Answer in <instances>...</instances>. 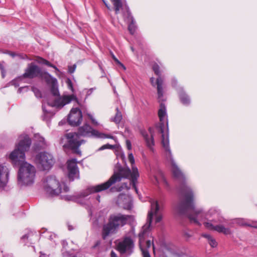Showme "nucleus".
<instances>
[{"label": "nucleus", "instance_id": "1", "mask_svg": "<svg viewBox=\"0 0 257 257\" xmlns=\"http://www.w3.org/2000/svg\"><path fill=\"white\" fill-rule=\"evenodd\" d=\"M182 176L174 177L180 183V192L181 198L177 206V210L181 214H186L190 220L197 225H200V221L204 219H209L212 217H217V219H212L211 221L213 223H222L225 222V219L219 216V210L215 208L210 209L207 213L204 214L201 210L196 209L194 203V195L192 190L185 182V177L182 173Z\"/></svg>", "mask_w": 257, "mask_h": 257}, {"label": "nucleus", "instance_id": "2", "mask_svg": "<svg viewBox=\"0 0 257 257\" xmlns=\"http://www.w3.org/2000/svg\"><path fill=\"white\" fill-rule=\"evenodd\" d=\"M31 145V140L27 135H21L15 149L10 155V159L16 166L19 167L18 180L25 185H31L34 182L36 170L35 167L25 162V152Z\"/></svg>", "mask_w": 257, "mask_h": 257}, {"label": "nucleus", "instance_id": "3", "mask_svg": "<svg viewBox=\"0 0 257 257\" xmlns=\"http://www.w3.org/2000/svg\"><path fill=\"white\" fill-rule=\"evenodd\" d=\"M139 177V173L136 167L132 166V171L128 168H121L119 169L118 172L114 173L106 182L89 187L81 192L80 197H85L91 193L106 190L115 183L120 182L122 178H130L133 187L137 193L138 189L136 187V183Z\"/></svg>", "mask_w": 257, "mask_h": 257}, {"label": "nucleus", "instance_id": "4", "mask_svg": "<svg viewBox=\"0 0 257 257\" xmlns=\"http://www.w3.org/2000/svg\"><path fill=\"white\" fill-rule=\"evenodd\" d=\"M80 136H93L101 139H112L113 138L111 135L99 133L97 131L93 129L87 123L84 124L78 128L77 133L71 132L65 135L67 139V144H65L64 147L71 150L73 153L79 156L81 155V152L79 150V147L81 145L85 143V141L81 139Z\"/></svg>", "mask_w": 257, "mask_h": 257}, {"label": "nucleus", "instance_id": "5", "mask_svg": "<svg viewBox=\"0 0 257 257\" xmlns=\"http://www.w3.org/2000/svg\"><path fill=\"white\" fill-rule=\"evenodd\" d=\"M158 116L159 117L160 123L157 127L158 133L161 134L162 144L166 151V156L168 159H169L172 165V172L173 176L175 177L182 176V172L178 168L172 156L171 150L169 148V139L168 136H165L164 134L165 123H167L166 109L165 104L163 102L160 103V109L158 111Z\"/></svg>", "mask_w": 257, "mask_h": 257}, {"label": "nucleus", "instance_id": "6", "mask_svg": "<svg viewBox=\"0 0 257 257\" xmlns=\"http://www.w3.org/2000/svg\"><path fill=\"white\" fill-rule=\"evenodd\" d=\"M151 209L149 211L147 223L142 227L141 231L139 234L140 239V247L142 252L143 257H151V255L147 249L142 247L141 245L142 240L143 239L145 235L150 230L151 224L152 222L153 217L155 216V223H157L160 222L162 219V215L160 212L161 208L159 205L158 201L155 200H151Z\"/></svg>", "mask_w": 257, "mask_h": 257}, {"label": "nucleus", "instance_id": "7", "mask_svg": "<svg viewBox=\"0 0 257 257\" xmlns=\"http://www.w3.org/2000/svg\"><path fill=\"white\" fill-rule=\"evenodd\" d=\"M130 217L129 215L120 213L110 215L108 223L103 227V238L105 239L109 234L115 233L120 226H122L126 223Z\"/></svg>", "mask_w": 257, "mask_h": 257}, {"label": "nucleus", "instance_id": "8", "mask_svg": "<svg viewBox=\"0 0 257 257\" xmlns=\"http://www.w3.org/2000/svg\"><path fill=\"white\" fill-rule=\"evenodd\" d=\"M43 187L46 193L52 196L58 195L62 192L60 183L54 176L47 177L44 182Z\"/></svg>", "mask_w": 257, "mask_h": 257}, {"label": "nucleus", "instance_id": "9", "mask_svg": "<svg viewBox=\"0 0 257 257\" xmlns=\"http://www.w3.org/2000/svg\"><path fill=\"white\" fill-rule=\"evenodd\" d=\"M35 162L40 169L47 170L52 167L54 161L51 154L47 152H41L36 155Z\"/></svg>", "mask_w": 257, "mask_h": 257}, {"label": "nucleus", "instance_id": "10", "mask_svg": "<svg viewBox=\"0 0 257 257\" xmlns=\"http://www.w3.org/2000/svg\"><path fill=\"white\" fill-rule=\"evenodd\" d=\"M134 242L133 239L129 237H125L117 245V249L121 254L130 255L133 252Z\"/></svg>", "mask_w": 257, "mask_h": 257}, {"label": "nucleus", "instance_id": "11", "mask_svg": "<svg viewBox=\"0 0 257 257\" xmlns=\"http://www.w3.org/2000/svg\"><path fill=\"white\" fill-rule=\"evenodd\" d=\"M72 100L77 101V98L75 95H66L59 96L54 100L51 101L49 100L48 102V104L49 106L55 107L57 108H61L66 104L69 103Z\"/></svg>", "mask_w": 257, "mask_h": 257}, {"label": "nucleus", "instance_id": "12", "mask_svg": "<svg viewBox=\"0 0 257 257\" xmlns=\"http://www.w3.org/2000/svg\"><path fill=\"white\" fill-rule=\"evenodd\" d=\"M82 119V112L78 108L71 109L68 116V122L73 126H78L81 123Z\"/></svg>", "mask_w": 257, "mask_h": 257}, {"label": "nucleus", "instance_id": "13", "mask_svg": "<svg viewBox=\"0 0 257 257\" xmlns=\"http://www.w3.org/2000/svg\"><path fill=\"white\" fill-rule=\"evenodd\" d=\"M152 68L155 73L157 76H158V77L156 80V84L157 85L158 98L159 101H163V92L162 87L163 84V79L161 77L160 67L157 63H155L153 65Z\"/></svg>", "mask_w": 257, "mask_h": 257}, {"label": "nucleus", "instance_id": "14", "mask_svg": "<svg viewBox=\"0 0 257 257\" xmlns=\"http://www.w3.org/2000/svg\"><path fill=\"white\" fill-rule=\"evenodd\" d=\"M76 159H72L67 162L68 177L70 181H73L75 179L79 178V171Z\"/></svg>", "mask_w": 257, "mask_h": 257}, {"label": "nucleus", "instance_id": "15", "mask_svg": "<svg viewBox=\"0 0 257 257\" xmlns=\"http://www.w3.org/2000/svg\"><path fill=\"white\" fill-rule=\"evenodd\" d=\"M41 69L33 63L29 64L23 74L24 78H33L39 76L40 73Z\"/></svg>", "mask_w": 257, "mask_h": 257}, {"label": "nucleus", "instance_id": "16", "mask_svg": "<svg viewBox=\"0 0 257 257\" xmlns=\"http://www.w3.org/2000/svg\"><path fill=\"white\" fill-rule=\"evenodd\" d=\"M149 134L145 131H142L141 134L146 142L147 146L152 151H154L155 142L154 140V131L151 127L149 128Z\"/></svg>", "mask_w": 257, "mask_h": 257}, {"label": "nucleus", "instance_id": "17", "mask_svg": "<svg viewBox=\"0 0 257 257\" xmlns=\"http://www.w3.org/2000/svg\"><path fill=\"white\" fill-rule=\"evenodd\" d=\"M204 224L205 227L209 230H215L219 233H223L225 235H228L231 233L229 228H226L221 224L214 225L211 222H204Z\"/></svg>", "mask_w": 257, "mask_h": 257}, {"label": "nucleus", "instance_id": "18", "mask_svg": "<svg viewBox=\"0 0 257 257\" xmlns=\"http://www.w3.org/2000/svg\"><path fill=\"white\" fill-rule=\"evenodd\" d=\"M113 4L115 12L116 14H118L120 11L122 12L123 16L125 14L130 16V13L128 8L127 6H123L121 0H110Z\"/></svg>", "mask_w": 257, "mask_h": 257}, {"label": "nucleus", "instance_id": "19", "mask_svg": "<svg viewBox=\"0 0 257 257\" xmlns=\"http://www.w3.org/2000/svg\"><path fill=\"white\" fill-rule=\"evenodd\" d=\"M8 169L4 166L0 167V190H3L8 181Z\"/></svg>", "mask_w": 257, "mask_h": 257}, {"label": "nucleus", "instance_id": "20", "mask_svg": "<svg viewBox=\"0 0 257 257\" xmlns=\"http://www.w3.org/2000/svg\"><path fill=\"white\" fill-rule=\"evenodd\" d=\"M39 76H40L42 79L45 80L48 84H51L56 81V79L52 77L49 73L46 72L40 71Z\"/></svg>", "mask_w": 257, "mask_h": 257}, {"label": "nucleus", "instance_id": "21", "mask_svg": "<svg viewBox=\"0 0 257 257\" xmlns=\"http://www.w3.org/2000/svg\"><path fill=\"white\" fill-rule=\"evenodd\" d=\"M36 61L39 63L41 64H44L49 67H51L52 68H53L55 69V73L56 75H58V73L60 72L59 70L58 69V68L55 66L54 65L51 63L49 61H47L46 59H44L41 57H38Z\"/></svg>", "mask_w": 257, "mask_h": 257}, {"label": "nucleus", "instance_id": "22", "mask_svg": "<svg viewBox=\"0 0 257 257\" xmlns=\"http://www.w3.org/2000/svg\"><path fill=\"white\" fill-rule=\"evenodd\" d=\"M179 97L181 102L184 105H188L190 103L189 96L183 91H182L179 93Z\"/></svg>", "mask_w": 257, "mask_h": 257}, {"label": "nucleus", "instance_id": "23", "mask_svg": "<svg viewBox=\"0 0 257 257\" xmlns=\"http://www.w3.org/2000/svg\"><path fill=\"white\" fill-rule=\"evenodd\" d=\"M116 113L114 117L111 118V120L116 124L119 123L122 118L121 112L119 111L118 107L115 109Z\"/></svg>", "mask_w": 257, "mask_h": 257}, {"label": "nucleus", "instance_id": "24", "mask_svg": "<svg viewBox=\"0 0 257 257\" xmlns=\"http://www.w3.org/2000/svg\"><path fill=\"white\" fill-rule=\"evenodd\" d=\"M35 138L39 142L38 145L40 146V149L45 148L47 146V144L44 138L37 134L35 136Z\"/></svg>", "mask_w": 257, "mask_h": 257}, {"label": "nucleus", "instance_id": "25", "mask_svg": "<svg viewBox=\"0 0 257 257\" xmlns=\"http://www.w3.org/2000/svg\"><path fill=\"white\" fill-rule=\"evenodd\" d=\"M51 92L54 96H59V92L57 85V80L56 81L51 83Z\"/></svg>", "mask_w": 257, "mask_h": 257}, {"label": "nucleus", "instance_id": "26", "mask_svg": "<svg viewBox=\"0 0 257 257\" xmlns=\"http://www.w3.org/2000/svg\"><path fill=\"white\" fill-rule=\"evenodd\" d=\"M154 178L157 183H159L160 181H163L166 185H168L167 182L161 171H159L158 176L155 175Z\"/></svg>", "mask_w": 257, "mask_h": 257}, {"label": "nucleus", "instance_id": "27", "mask_svg": "<svg viewBox=\"0 0 257 257\" xmlns=\"http://www.w3.org/2000/svg\"><path fill=\"white\" fill-rule=\"evenodd\" d=\"M131 23L129 24L128 26V29L130 33L133 35L135 33L136 30V26L135 25V21L132 17L131 18Z\"/></svg>", "mask_w": 257, "mask_h": 257}, {"label": "nucleus", "instance_id": "28", "mask_svg": "<svg viewBox=\"0 0 257 257\" xmlns=\"http://www.w3.org/2000/svg\"><path fill=\"white\" fill-rule=\"evenodd\" d=\"M8 54L13 58H14L16 56H18L20 59H25V58L26 57V55H25L17 54L15 52L11 51L8 52Z\"/></svg>", "mask_w": 257, "mask_h": 257}, {"label": "nucleus", "instance_id": "29", "mask_svg": "<svg viewBox=\"0 0 257 257\" xmlns=\"http://www.w3.org/2000/svg\"><path fill=\"white\" fill-rule=\"evenodd\" d=\"M32 235V232H29L28 233L24 235L21 237V240L25 244H26L27 243H28V241H26V240H28L29 237H30Z\"/></svg>", "mask_w": 257, "mask_h": 257}, {"label": "nucleus", "instance_id": "30", "mask_svg": "<svg viewBox=\"0 0 257 257\" xmlns=\"http://www.w3.org/2000/svg\"><path fill=\"white\" fill-rule=\"evenodd\" d=\"M66 82L68 88L70 89L72 92H74V88L73 87V84L71 80L69 78H67Z\"/></svg>", "mask_w": 257, "mask_h": 257}, {"label": "nucleus", "instance_id": "31", "mask_svg": "<svg viewBox=\"0 0 257 257\" xmlns=\"http://www.w3.org/2000/svg\"><path fill=\"white\" fill-rule=\"evenodd\" d=\"M114 148V146L113 145H111L109 144H106L104 145H103L101 146L99 149V150H103L106 149H112Z\"/></svg>", "mask_w": 257, "mask_h": 257}, {"label": "nucleus", "instance_id": "32", "mask_svg": "<svg viewBox=\"0 0 257 257\" xmlns=\"http://www.w3.org/2000/svg\"><path fill=\"white\" fill-rule=\"evenodd\" d=\"M208 243L211 247H215L217 246V243L213 238H211L208 240Z\"/></svg>", "mask_w": 257, "mask_h": 257}, {"label": "nucleus", "instance_id": "33", "mask_svg": "<svg viewBox=\"0 0 257 257\" xmlns=\"http://www.w3.org/2000/svg\"><path fill=\"white\" fill-rule=\"evenodd\" d=\"M128 159L132 166H134V165L135 164V159L132 153L128 154Z\"/></svg>", "mask_w": 257, "mask_h": 257}, {"label": "nucleus", "instance_id": "34", "mask_svg": "<svg viewBox=\"0 0 257 257\" xmlns=\"http://www.w3.org/2000/svg\"><path fill=\"white\" fill-rule=\"evenodd\" d=\"M0 71L1 72L2 78H4L6 76V70L5 69L4 66L1 64H0Z\"/></svg>", "mask_w": 257, "mask_h": 257}, {"label": "nucleus", "instance_id": "35", "mask_svg": "<svg viewBox=\"0 0 257 257\" xmlns=\"http://www.w3.org/2000/svg\"><path fill=\"white\" fill-rule=\"evenodd\" d=\"M123 188H126V189H128L130 188L127 187V184L123 183L121 187H119L118 188H117L116 190L117 191H120Z\"/></svg>", "mask_w": 257, "mask_h": 257}, {"label": "nucleus", "instance_id": "36", "mask_svg": "<svg viewBox=\"0 0 257 257\" xmlns=\"http://www.w3.org/2000/svg\"><path fill=\"white\" fill-rule=\"evenodd\" d=\"M88 116H89V118L91 119L92 123H93L95 125L98 124L97 122L93 118V116L91 114H88Z\"/></svg>", "mask_w": 257, "mask_h": 257}, {"label": "nucleus", "instance_id": "37", "mask_svg": "<svg viewBox=\"0 0 257 257\" xmlns=\"http://www.w3.org/2000/svg\"><path fill=\"white\" fill-rule=\"evenodd\" d=\"M75 68H76L75 65H74L72 66L69 67V69H68L69 72L70 73H73L75 70Z\"/></svg>", "mask_w": 257, "mask_h": 257}, {"label": "nucleus", "instance_id": "38", "mask_svg": "<svg viewBox=\"0 0 257 257\" xmlns=\"http://www.w3.org/2000/svg\"><path fill=\"white\" fill-rule=\"evenodd\" d=\"M153 245V248L154 249V245L153 243V242L151 240H147L146 242V246L147 248H150L151 246Z\"/></svg>", "mask_w": 257, "mask_h": 257}, {"label": "nucleus", "instance_id": "39", "mask_svg": "<svg viewBox=\"0 0 257 257\" xmlns=\"http://www.w3.org/2000/svg\"><path fill=\"white\" fill-rule=\"evenodd\" d=\"M126 145L128 150H131L132 149V144L129 140L126 141Z\"/></svg>", "mask_w": 257, "mask_h": 257}, {"label": "nucleus", "instance_id": "40", "mask_svg": "<svg viewBox=\"0 0 257 257\" xmlns=\"http://www.w3.org/2000/svg\"><path fill=\"white\" fill-rule=\"evenodd\" d=\"M202 236L206 238H207L208 240L211 239L212 237L208 234L204 233L202 235Z\"/></svg>", "mask_w": 257, "mask_h": 257}, {"label": "nucleus", "instance_id": "41", "mask_svg": "<svg viewBox=\"0 0 257 257\" xmlns=\"http://www.w3.org/2000/svg\"><path fill=\"white\" fill-rule=\"evenodd\" d=\"M132 203L131 201H130L128 205L127 206H123V208L124 209H130L131 208H132Z\"/></svg>", "mask_w": 257, "mask_h": 257}, {"label": "nucleus", "instance_id": "42", "mask_svg": "<svg viewBox=\"0 0 257 257\" xmlns=\"http://www.w3.org/2000/svg\"><path fill=\"white\" fill-rule=\"evenodd\" d=\"M104 4L105 5V7L107 8L108 10H110V7L108 4L106 3V1L105 0H102Z\"/></svg>", "mask_w": 257, "mask_h": 257}, {"label": "nucleus", "instance_id": "43", "mask_svg": "<svg viewBox=\"0 0 257 257\" xmlns=\"http://www.w3.org/2000/svg\"><path fill=\"white\" fill-rule=\"evenodd\" d=\"M112 57L113 59L115 61V62L117 64H119L120 63V62L114 56V55L112 54Z\"/></svg>", "mask_w": 257, "mask_h": 257}, {"label": "nucleus", "instance_id": "44", "mask_svg": "<svg viewBox=\"0 0 257 257\" xmlns=\"http://www.w3.org/2000/svg\"><path fill=\"white\" fill-rule=\"evenodd\" d=\"M63 191H64V192H67L69 191V187H68L67 186H66L64 185V188H63Z\"/></svg>", "mask_w": 257, "mask_h": 257}, {"label": "nucleus", "instance_id": "45", "mask_svg": "<svg viewBox=\"0 0 257 257\" xmlns=\"http://www.w3.org/2000/svg\"><path fill=\"white\" fill-rule=\"evenodd\" d=\"M110 257H117L116 254L113 251H111L110 253Z\"/></svg>", "mask_w": 257, "mask_h": 257}, {"label": "nucleus", "instance_id": "46", "mask_svg": "<svg viewBox=\"0 0 257 257\" xmlns=\"http://www.w3.org/2000/svg\"><path fill=\"white\" fill-rule=\"evenodd\" d=\"M154 80H155L154 78H153V77L151 78L150 81H151V84H152L153 86H155Z\"/></svg>", "mask_w": 257, "mask_h": 257}, {"label": "nucleus", "instance_id": "47", "mask_svg": "<svg viewBox=\"0 0 257 257\" xmlns=\"http://www.w3.org/2000/svg\"><path fill=\"white\" fill-rule=\"evenodd\" d=\"M118 65H119L124 70L126 69V68L124 66V65L123 64H122L121 62Z\"/></svg>", "mask_w": 257, "mask_h": 257}, {"label": "nucleus", "instance_id": "48", "mask_svg": "<svg viewBox=\"0 0 257 257\" xmlns=\"http://www.w3.org/2000/svg\"><path fill=\"white\" fill-rule=\"evenodd\" d=\"M93 89H94V88H91V89H90L88 91V92H87V93H88V94H91V93L92 92V91H93Z\"/></svg>", "mask_w": 257, "mask_h": 257}, {"label": "nucleus", "instance_id": "49", "mask_svg": "<svg viewBox=\"0 0 257 257\" xmlns=\"http://www.w3.org/2000/svg\"><path fill=\"white\" fill-rule=\"evenodd\" d=\"M36 93V95L37 96V97H39V91L38 90H37V92H35Z\"/></svg>", "mask_w": 257, "mask_h": 257}, {"label": "nucleus", "instance_id": "50", "mask_svg": "<svg viewBox=\"0 0 257 257\" xmlns=\"http://www.w3.org/2000/svg\"><path fill=\"white\" fill-rule=\"evenodd\" d=\"M68 229L69 230H71L73 229V228L71 226H68Z\"/></svg>", "mask_w": 257, "mask_h": 257}, {"label": "nucleus", "instance_id": "51", "mask_svg": "<svg viewBox=\"0 0 257 257\" xmlns=\"http://www.w3.org/2000/svg\"><path fill=\"white\" fill-rule=\"evenodd\" d=\"M97 200H98V202H100V196H98L97 197Z\"/></svg>", "mask_w": 257, "mask_h": 257}, {"label": "nucleus", "instance_id": "52", "mask_svg": "<svg viewBox=\"0 0 257 257\" xmlns=\"http://www.w3.org/2000/svg\"><path fill=\"white\" fill-rule=\"evenodd\" d=\"M4 257H12V256L11 255H7L4 256Z\"/></svg>", "mask_w": 257, "mask_h": 257}, {"label": "nucleus", "instance_id": "53", "mask_svg": "<svg viewBox=\"0 0 257 257\" xmlns=\"http://www.w3.org/2000/svg\"><path fill=\"white\" fill-rule=\"evenodd\" d=\"M131 49H132V50L133 51H134V48H133V47H131Z\"/></svg>", "mask_w": 257, "mask_h": 257}, {"label": "nucleus", "instance_id": "54", "mask_svg": "<svg viewBox=\"0 0 257 257\" xmlns=\"http://www.w3.org/2000/svg\"><path fill=\"white\" fill-rule=\"evenodd\" d=\"M244 225H247V226H251L250 225H249V224H244Z\"/></svg>", "mask_w": 257, "mask_h": 257}, {"label": "nucleus", "instance_id": "55", "mask_svg": "<svg viewBox=\"0 0 257 257\" xmlns=\"http://www.w3.org/2000/svg\"><path fill=\"white\" fill-rule=\"evenodd\" d=\"M66 199H68V200H70V198H67Z\"/></svg>", "mask_w": 257, "mask_h": 257}, {"label": "nucleus", "instance_id": "56", "mask_svg": "<svg viewBox=\"0 0 257 257\" xmlns=\"http://www.w3.org/2000/svg\"><path fill=\"white\" fill-rule=\"evenodd\" d=\"M255 228H257V226H254Z\"/></svg>", "mask_w": 257, "mask_h": 257}, {"label": "nucleus", "instance_id": "57", "mask_svg": "<svg viewBox=\"0 0 257 257\" xmlns=\"http://www.w3.org/2000/svg\"><path fill=\"white\" fill-rule=\"evenodd\" d=\"M40 257H42V256H40Z\"/></svg>", "mask_w": 257, "mask_h": 257}]
</instances>
